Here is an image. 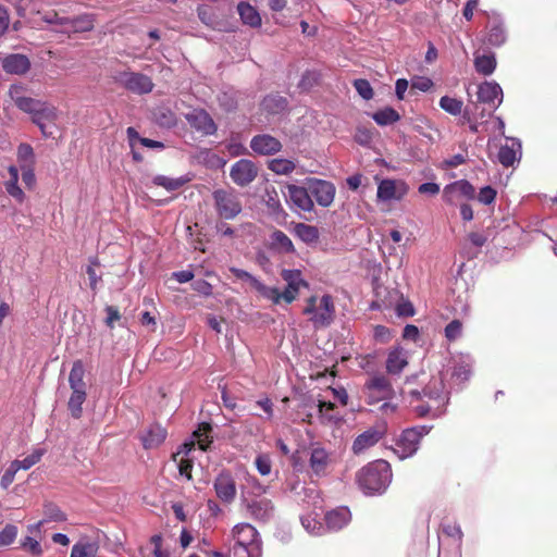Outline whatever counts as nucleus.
Wrapping results in <instances>:
<instances>
[{
	"instance_id": "nucleus-58",
	"label": "nucleus",
	"mask_w": 557,
	"mask_h": 557,
	"mask_svg": "<svg viewBox=\"0 0 557 557\" xmlns=\"http://www.w3.org/2000/svg\"><path fill=\"white\" fill-rule=\"evenodd\" d=\"M22 181L27 187H33L35 184V174L32 165L29 164H22Z\"/></svg>"
},
{
	"instance_id": "nucleus-20",
	"label": "nucleus",
	"mask_w": 557,
	"mask_h": 557,
	"mask_svg": "<svg viewBox=\"0 0 557 557\" xmlns=\"http://www.w3.org/2000/svg\"><path fill=\"white\" fill-rule=\"evenodd\" d=\"M23 90L24 88L22 86L13 85L10 87L9 95L20 110L32 114L34 117L42 101L25 97Z\"/></svg>"
},
{
	"instance_id": "nucleus-50",
	"label": "nucleus",
	"mask_w": 557,
	"mask_h": 557,
	"mask_svg": "<svg viewBox=\"0 0 557 557\" xmlns=\"http://www.w3.org/2000/svg\"><path fill=\"white\" fill-rule=\"evenodd\" d=\"M17 156H18V160L22 162V164L33 165L34 152H33V148L29 145L22 144L18 147Z\"/></svg>"
},
{
	"instance_id": "nucleus-32",
	"label": "nucleus",
	"mask_w": 557,
	"mask_h": 557,
	"mask_svg": "<svg viewBox=\"0 0 557 557\" xmlns=\"http://www.w3.org/2000/svg\"><path fill=\"white\" fill-rule=\"evenodd\" d=\"M237 11L244 24L249 25L251 27H259L261 25L260 14L249 3L240 2L237 7Z\"/></svg>"
},
{
	"instance_id": "nucleus-2",
	"label": "nucleus",
	"mask_w": 557,
	"mask_h": 557,
	"mask_svg": "<svg viewBox=\"0 0 557 557\" xmlns=\"http://www.w3.org/2000/svg\"><path fill=\"white\" fill-rule=\"evenodd\" d=\"M476 102L469 112L475 121L491 116L503 102V90L496 82H484L478 86Z\"/></svg>"
},
{
	"instance_id": "nucleus-4",
	"label": "nucleus",
	"mask_w": 557,
	"mask_h": 557,
	"mask_svg": "<svg viewBox=\"0 0 557 557\" xmlns=\"http://www.w3.org/2000/svg\"><path fill=\"white\" fill-rule=\"evenodd\" d=\"M235 557H261V541L257 530L249 523H238L233 528Z\"/></svg>"
},
{
	"instance_id": "nucleus-31",
	"label": "nucleus",
	"mask_w": 557,
	"mask_h": 557,
	"mask_svg": "<svg viewBox=\"0 0 557 557\" xmlns=\"http://www.w3.org/2000/svg\"><path fill=\"white\" fill-rule=\"evenodd\" d=\"M330 463V456L324 448H313L310 456V467L315 474L325 472Z\"/></svg>"
},
{
	"instance_id": "nucleus-6",
	"label": "nucleus",
	"mask_w": 557,
	"mask_h": 557,
	"mask_svg": "<svg viewBox=\"0 0 557 557\" xmlns=\"http://www.w3.org/2000/svg\"><path fill=\"white\" fill-rule=\"evenodd\" d=\"M42 21L54 25V30L62 34H75L89 32L94 28V17L90 14L79 15L75 18L60 16L57 12L50 11L42 15Z\"/></svg>"
},
{
	"instance_id": "nucleus-41",
	"label": "nucleus",
	"mask_w": 557,
	"mask_h": 557,
	"mask_svg": "<svg viewBox=\"0 0 557 557\" xmlns=\"http://www.w3.org/2000/svg\"><path fill=\"white\" fill-rule=\"evenodd\" d=\"M44 453H45L44 449L37 448V449L33 450V453L30 455L26 456L23 460H14V461H12V463L17 469V471L28 470L29 468L35 466L37 462H39V460L44 456Z\"/></svg>"
},
{
	"instance_id": "nucleus-15",
	"label": "nucleus",
	"mask_w": 557,
	"mask_h": 557,
	"mask_svg": "<svg viewBox=\"0 0 557 557\" xmlns=\"http://www.w3.org/2000/svg\"><path fill=\"white\" fill-rule=\"evenodd\" d=\"M286 201L290 203L292 207L302 210L305 212H310L313 210L314 203L311 199V194L307 187L297 186L294 184H288L286 186V191L284 193Z\"/></svg>"
},
{
	"instance_id": "nucleus-52",
	"label": "nucleus",
	"mask_w": 557,
	"mask_h": 557,
	"mask_svg": "<svg viewBox=\"0 0 557 557\" xmlns=\"http://www.w3.org/2000/svg\"><path fill=\"white\" fill-rule=\"evenodd\" d=\"M442 388H443L442 383L435 382L433 388H431L429 386L423 391V393L425 396H428L430 398V400L437 403V406H440L441 401L444 399L442 397Z\"/></svg>"
},
{
	"instance_id": "nucleus-35",
	"label": "nucleus",
	"mask_w": 557,
	"mask_h": 557,
	"mask_svg": "<svg viewBox=\"0 0 557 557\" xmlns=\"http://www.w3.org/2000/svg\"><path fill=\"white\" fill-rule=\"evenodd\" d=\"M294 231L296 236L306 244H314L319 239V230L313 225L297 223Z\"/></svg>"
},
{
	"instance_id": "nucleus-37",
	"label": "nucleus",
	"mask_w": 557,
	"mask_h": 557,
	"mask_svg": "<svg viewBox=\"0 0 557 557\" xmlns=\"http://www.w3.org/2000/svg\"><path fill=\"white\" fill-rule=\"evenodd\" d=\"M474 66L478 73L491 75L496 67V59L494 54L476 55L474 59Z\"/></svg>"
},
{
	"instance_id": "nucleus-60",
	"label": "nucleus",
	"mask_w": 557,
	"mask_h": 557,
	"mask_svg": "<svg viewBox=\"0 0 557 557\" xmlns=\"http://www.w3.org/2000/svg\"><path fill=\"white\" fill-rule=\"evenodd\" d=\"M106 312H107L106 324L110 329H113L114 323L121 319V314H120L119 310L113 306H107Z\"/></svg>"
},
{
	"instance_id": "nucleus-56",
	"label": "nucleus",
	"mask_w": 557,
	"mask_h": 557,
	"mask_svg": "<svg viewBox=\"0 0 557 557\" xmlns=\"http://www.w3.org/2000/svg\"><path fill=\"white\" fill-rule=\"evenodd\" d=\"M16 472L17 469L11 462L5 472L3 473V475L1 476L0 485L3 488H8L13 483Z\"/></svg>"
},
{
	"instance_id": "nucleus-3",
	"label": "nucleus",
	"mask_w": 557,
	"mask_h": 557,
	"mask_svg": "<svg viewBox=\"0 0 557 557\" xmlns=\"http://www.w3.org/2000/svg\"><path fill=\"white\" fill-rule=\"evenodd\" d=\"M304 314L315 329H323L331 325L335 318V305L332 296H311L304 308Z\"/></svg>"
},
{
	"instance_id": "nucleus-55",
	"label": "nucleus",
	"mask_w": 557,
	"mask_h": 557,
	"mask_svg": "<svg viewBox=\"0 0 557 557\" xmlns=\"http://www.w3.org/2000/svg\"><path fill=\"white\" fill-rule=\"evenodd\" d=\"M230 271L240 281H244L249 284V286L252 288L255 283L257 282V277L250 274L249 272L237 269V268H231Z\"/></svg>"
},
{
	"instance_id": "nucleus-39",
	"label": "nucleus",
	"mask_w": 557,
	"mask_h": 557,
	"mask_svg": "<svg viewBox=\"0 0 557 557\" xmlns=\"http://www.w3.org/2000/svg\"><path fill=\"white\" fill-rule=\"evenodd\" d=\"M98 546L90 542H77L73 545L70 557H95Z\"/></svg>"
},
{
	"instance_id": "nucleus-34",
	"label": "nucleus",
	"mask_w": 557,
	"mask_h": 557,
	"mask_svg": "<svg viewBox=\"0 0 557 557\" xmlns=\"http://www.w3.org/2000/svg\"><path fill=\"white\" fill-rule=\"evenodd\" d=\"M9 180L5 182V189L8 194L16 199L18 202H23L25 198L24 191L17 186L18 181V170L16 166L11 165L8 169Z\"/></svg>"
},
{
	"instance_id": "nucleus-48",
	"label": "nucleus",
	"mask_w": 557,
	"mask_h": 557,
	"mask_svg": "<svg viewBox=\"0 0 557 557\" xmlns=\"http://www.w3.org/2000/svg\"><path fill=\"white\" fill-rule=\"evenodd\" d=\"M354 87L363 99L370 100L373 97V89L367 79H355Z\"/></svg>"
},
{
	"instance_id": "nucleus-22",
	"label": "nucleus",
	"mask_w": 557,
	"mask_h": 557,
	"mask_svg": "<svg viewBox=\"0 0 557 557\" xmlns=\"http://www.w3.org/2000/svg\"><path fill=\"white\" fill-rule=\"evenodd\" d=\"M188 123L205 135L213 134L216 126L211 116L203 110H194L186 115Z\"/></svg>"
},
{
	"instance_id": "nucleus-49",
	"label": "nucleus",
	"mask_w": 557,
	"mask_h": 557,
	"mask_svg": "<svg viewBox=\"0 0 557 557\" xmlns=\"http://www.w3.org/2000/svg\"><path fill=\"white\" fill-rule=\"evenodd\" d=\"M21 546L23 549L27 550L34 556H41L44 553L41 544L30 536L24 537V540L21 543Z\"/></svg>"
},
{
	"instance_id": "nucleus-43",
	"label": "nucleus",
	"mask_w": 557,
	"mask_h": 557,
	"mask_svg": "<svg viewBox=\"0 0 557 557\" xmlns=\"http://www.w3.org/2000/svg\"><path fill=\"white\" fill-rule=\"evenodd\" d=\"M487 40L488 44L493 46H500L505 42L506 33L500 23L495 22L494 24L491 25L488 29Z\"/></svg>"
},
{
	"instance_id": "nucleus-42",
	"label": "nucleus",
	"mask_w": 557,
	"mask_h": 557,
	"mask_svg": "<svg viewBox=\"0 0 557 557\" xmlns=\"http://www.w3.org/2000/svg\"><path fill=\"white\" fill-rule=\"evenodd\" d=\"M286 106V99L281 96H268L262 101V107L271 113H278L285 110Z\"/></svg>"
},
{
	"instance_id": "nucleus-23",
	"label": "nucleus",
	"mask_w": 557,
	"mask_h": 557,
	"mask_svg": "<svg viewBox=\"0 0 557 557\" xmlns=\"http://www.w3.org/2000/svg\"><path fill=\"white\" fill-rule=\"evenodd\" d=\"M2 67L9 74L22 75L29 70L30 62L26 55L15 53L2 60Z\"/></svg>"
},
{
	"instance_id": "nucleus-1",
	"label": "nucleus",
	"mask_w": 557,
	"mask_h": 557,
	"mask_svg": "<svg viewBox=\"0 0 557 557\" xmlns=\"http://www.w3.org/2000/svg\"><path fill=\"white\" fill-rule=\"evenodd\" d=\"M392 481L391 466L385 460H376L363 467L357 474L359 487L366 494L384 492Z\"/></svg>"
},
{
	"instance_id": "nucleus-7",
	"label": "nucleus",
	"mask_w": 557,
	"mask_h": 557,
	"mask_svg": "<svg viewBox=\"0 0 557 557\" xmlns=\"http://www.w3.org/2000/svg\"><path fill=\"white\" fill-rule=\"evenodd\" d=\"M213 198L218 213L224 219H233L242 211V203L234 191L215 190Z\"/></svg>"
},
{
	"instance_id": "nucleus-11",
	"label": "nucleus",
	"mask_w": 557,
	"mask_h": 557,
	"mask_svg": "<svg viewBox=\"0 0 557 557\" xmlns=\"http://www.w3.org/2000/svg\"><path fill=\"white\" fill-rule=\"evenodd\" d=\"M281 276L286 282V287L282 292L283 301L292 304L297 299L300 289L307 287L308 284L299 270L284 269L281 272Z\"/></svg>"
},
{
	"instance_id": "nucleus-53",
	"label": "nucleus",
	"mask_w": 557,
	"mask_h": 557,
	"mask_svg": "<svg viewBox=\"0 0 557 557\" xmlns=\"http://www.w3.org/2000/svg\"><path fill=\"white\" fill-rule=\"evenodd\" d=\"M443 532L454 539L458 544L461 542L462 539V531L460 527L456 523H447L443 525Z\"/></svg>"
},
{
	"instance_id": "nucleus-63",
	"label": "nucleus",
	"mask_w": 557,
	"mask_h": 557,
	"mask_svg": "<svg viewBox=\"0 0 557 557\" xmlns=\"http://www.w3.org/2000/svg\"><path fill=\"white\" fill-rule=\"evenodd\" d=\"M210 428L207 425L202 432V430H198L194 433V436L196 437L197 440V444L199 446V448L201 450H207L208 447H209V444H210V441L208 440V435L206 434V432L209 430Z\"/></svg>"
},
{
	"instance_id": "nucleus-17",
	"label": "nucleus",
	"mask_w": 557,
	"mask_h": 557,
	"mask_svg": "<svg viewBox=\"0 0 557 557\" xmlns=\"http://www.w3.org/2000/svg\"><path fill=\"white\" fill-rule=\"evenodd\" d=\"M308 494L313 499L314 509H319L320 512H314L313 515H306L301 517V524L306 529L309 534L312 535H321L324 532V525L318 520V517L322 513V503L323 500L318 494V491L314 488H309Z\"/></svg>"
},
{
	"instance_id": "nucleus-9",
	"label": "nucleus",
	"mask_w": 557,
	"mask_h": 557,
	"mask_svg": "<svg viewBox=\"0 0 557 557\" xmlns=\"http://www.w3.org/2000/svg\"><path fill=\"white\" fill-rule=\"evenodd\" d=\"M386 430L387 425L384 421L369 428L356 437L352 443V451L359 455L374 446L384 436Z\"/></svg>"
},
{
	"instance_id": "nucleus-5",
	"label": "nucleus",
	"mask_w": 557,
	"mask_h": 557,
	"mask_svg": "<svg viewBox=\"0 0 557 557\" xmlns=\"http://www.w3.org/2000/svg\"><path fill=\"white\" fill-rule=\"evenodd\" d=\"M85 369L81 360L73 363L69 375V384L72 389L67 407L72 417L78 419L82 416V405L86 400V383L84 381Z\"/></svg>"
},
{
	"instance_id": "nucleus-25",
	"label": "nucleus",
	"mask_w": 557,
	"mask_h": 557,
	"mask_svg": "<svg viewBox=\"0 0 557 557\" xmlns=\"http://www.w3.org/2000/svg\"><path fill=\"white\" fill-rule=\"evenodd\" d=\"M269 248L282 255L295 252L292 239L280 230H275L271 233L269 237Z\"/></svg>"
},
{
	"instance_id": "nucleus-12",
	"label": "nucleus",
	"mask_w": 557,
	"mask_h": 557,
	"mask_svg": "<svg viewBox=\"0 0 557 557\" xmlns=\"http://www.w3.org/2000/svg\"><path fill=\"white\" fill-rule=\"evenodd\" d=\"M422 436L423 431L417 428L405 430L396 442L395 453L400 459L411 457L418 450Z\"/></svg>"
},
{
	"instance_id": "nucleus-44",
	"label": "nucleus",
	"mask_w": 557,
	"mask_h": 557,
	"mask_svg": "<svg viewBox=\"0 0 557 557\" xmlns=\"http://www.w3.org/2000/svg\"><path fill=\"white\" fill-rule=\"evenodd\" d=\"M440 107L451 115H458L462 111L463 102L456 98L444 96L440 100Z\"/></svg>"
},
{
	"instance_id": "nucleus-36",
	"label": "nucleus",
	"mask_w": 557,
	"mask_h": 557,
	"mask_svg": "<svg viewBox=\"0 0 557 557\" xmlns=\"http://www.w3.org/2000/svg\"><path fill=\"white\" fill-rule=\"evenodd\" d=\"M268 168L277 175H288L296 169V163L290 159L275 158L269 161Z\"/></svg>"
},
{
	"instance_id": "nucleus-38",
	"label": "nucleus",
	"mask_w": 557,
	"mask_h": 557,
	"mask_svg": "<svg viewBox=\"0 0 557 557\" xmlns=\"http://www.w3.org/2000/svg\"><path fill=\"white\" fill-rule=\"evenodd\" d=\"M153 184L165 188L168 191H174L181 188L187 180L183 177L172 178L165 175H157L152 180Z\"/></svg>"
},
{
	"instance_id": "nucleus-57",
	"label": "nucleus",
	"mask_w": 557,
	"mask_h": 557,
	"mask_svg": "<svg viewBox=\"0 0 557 557\" xmlns=\"http://www.w3.org/2000/svg\"><path fill=\"white\" fill-rule=\"evenodd\" d=\"M471 374V367L469 363L462 362L457 364L454 370V376L461 382L467 381Z\"/></svg>"
},
{
	"instance_id": "nucleus-21",
	"label": "nucleus",
	"mask_w": 557,
	"mask_h": 557,
	"mask_svg": "<svg viewBox=\"0 0 557 557\" xmlns=\"http://www.w3.org/2000/svg\"><path fill=\"white\" fill-rule=\"evenodd\" d=\"M251 149L262 156L274 154L282 149V144L275 137L262 134L255 136L250 141Z\"/></svg>"
},
{
	"instance_id": "nucleus-8",
	"label": "nucleus",
	"mask_w": 557,
	"mask_h": 557,
	"mask_svg": "<svg viewBox=\"0 0 557 557\" xmlns=\"http://www.w3.org/2000/svg\"><path fill=\"white\" fill-rule=\"evenodd\" d=\"M409 191L408 184L403 180L384 178L379 182L376 197L379 201H399Z\"/></svg>"
},
{
	"instance_id": "nucleus-28",
	"label": "nucleus",
	"mask_w": 557,
	"mask_h": 557,
	"mask_svg": "<svg viewBox=\"0 0 557 557\" xmlns=\"http://www.w3.org/2000/svg\"><path fill=\"white\" fill-rule=\"evenodd\" d=\"M408 364L406 351L400 347L393 348L386 359V371L389 374H399Z\"/></svg>"
},
{
	"instance_id": "nucleus-51",
	"label": "nucleus",
	"mask_w": 557,
	"mask_h": 557,
	"mask_svg": "<svg viewBox=\"0 0 557 557\" xmlns=\"http://www.w3.org/2000/svg\"><path fill=\"white\" fill-rule=\"evenodd\" d=\"M462 332V324L458 320L451 321L447 326L445 327V336L449 341L457 339Z\"/></svg>"
},
{
	"instance_id": "nucleus-29",
	"label": "nucleus",
	"mask_w": 557,
	"mask_h": 557,
	"mask_svg": "<svg viewBox=\"0 0 557 557\" xmlns=\"http://www.w3.org/2000/svg\"><path fill=\"white\" fill-rule=\"evenodd\" d=\"M247 507L250 515L258 520L265 521L273 515V505L267 498L252 500Z\"/></svg>"
},
{
	"instance_id": "nucleus-40",
	"label": "nucleus",
	"mask_w": 557,
	"mask_h": 557,
	"mask_svg": "<svg viewBox=\"0 0 557 557\" xmlns=\"http://www.w3.org/2000/svg\"><path fill=\"white\" fill-rule=\"evenodd\" d=\"M399 114L393 108H384L375 113H373L372 119L382 126L393 124L399 120Z\"/></svg>"
},
{
	"instance_id": "nucleus-27",
	"label": "nucleus",
	"mask_w": 557,
	"mask_h": 557,
	"mask_svg": "<svg viewBox=\"0 0 557 557\" xmlns=\"http://www.w3.org/2000/svg\"><path fill=\"white\" fill-rule=\"evenodd\" d=\"M511 145H504L498 152V161L504 166H511L521 156V144L515 138H508Z\"/></svg>"
},
{
	"instance_id": "nucleus-18",
	"label": "nucleus",
	"mask_w": 557,
	"mask_h": 557,
	"mask_svg": "<svg viewBox=\"0 0 557 557\" xmlns=\"http://www.w3.org/2000/svg\"><path fill=\"white\" fill-rule=\"evenodd\" d=\"M366 394L369 404H376L389 398L393 394V388L386 377L375 376L367 383Z\"/></svg>"
},
{
	"instance_id": "nucleus-45",
	"label": "nucleus",
	"mask_w": 557,
	"mask_h": 557,
	"mask_svg": "<svg viewBox=\"0 0 557 557\" xmlns=\"http://www.w3.org/2000/svg\"><path fill=\"white\" fill-rule=\"evenodd\" d=\"M45 522L55 521L61 522L66 520L65 513L54 504L46 503L44 505Z\"/></svg>"
},
{
	"instance_id": "nucleus-47",
	"label": "nucleus",
	"mask_w": 557,
	"mask_h": 557,
	"mask_svg": "<svg viewBox=\"0 0 557 557\" xmlns=\"http://www.w3.org/2000/svg\"><path fill=\"white\" fill-rule=\"evenodd\" d=\"M255 466L261 475H269L272 470V461L269 455L261 454L255 459Z\"/></svg>"
},
{
	"instance_id": "nucleus-59",
	"label": "nucleus",
	"mask_w": 557,
	"mask_h": 557,
	"mask_svg": "<svg viewBox=\"0 0 557 557\" xmlns=\"http://www.w3.org/2000/svg\"><path fill=\"white\" fill-rule=\"evenodd\" d=\"M151 544L154 546L153 548V556L154 557H169V552L165 549H162V536L159 534H156L150 540Z\"/></svg>"
},
{
	"instance_id": "nucleus-46",
	"label": "nucleus",
	"mask_w": 557,
	"mask_h": 557,
	"mask_svg": "<svg viewBox=\"0 0 557 557\" xmlns=\"http://www.w3.org/2000/svg\"><path fill=\"white\" fill-rule=\"evenodd\" d=\"M18 534L17 527L11 523H8L0 531V547L9 546L14 543L16 536Z\"/></svg>"
},
{
	"instance_id": "nucleus-26",
	"label": "nucleus",
	"mask_w": 557,
	"mask_h": 557,
	"mask_svg": "<svg viewBox=\"0 0 557 557\" xmlns=\"http://www.w3.org/2000/svg\"><path fill=\"white\" fill-rule=\"evenodd\" d=\"M351 515L348 508L339 507L325 515L326 529L330 531H338L348 524Z\"/></svg>"
},
{
	"instance_id": "nucleus-30",
	"label": "nucleus",
	"mask_w": 557,
	"mask_h": 557,
	"mask_svg": "<svg viewBox=\"0 0 557 557\" xmlns=\"http://www.w3.org/2000/svg\"><path fill=\"white\" fill-rule=\"evenodd\" d=\"M166 437V431L160 425H151L141 436L143 445L146 449L156 448L163 443Z\"/></svg>"
},
{
	"instance_id": "nucleus-13",
	"label": "nucleus",
	"mask_w": 557,
	"mask_h": 557,
	"mask_svg": "<svg viewBox=\"0 0 557 557\" xmlns=\"http://www.w3.org/2000/svg\"><path fill=\"white\" fill-rule=\"evenodd\" d=\"M306 184L319 206L330 207L333 203L336 189L331 182L319 178H308Z\"/></svg>"
},
{
	"instance_id": "nucleus-24",
	"label": "nucleus",
	"mask_w": 557,
	"mask_h": 557,
	"mask_svg": "<svg viewBox=\"0 0 557 557\" xmlns=\"http://www.w3.org/2000/svg\"><path fill=\"white\" fill-rule=\"evenodd\" d=\"M57 117H58L57 109L47 102H42L40 104L39 110L33 117V121L40 127L44 135H51L52 132H49L47 129V127H48L49 123H54Z\"/></svg>"
},
{
	"instance_id": "nucleus-62",
	"label": "nucleus",
	"mask_w": 557,
	"mask_h": 557,
	"mask_svg": "<svg viewBox=\"0 0 557 557\" xmlns=\"http://www.w3.org/2000/svg\"><path fill=\"white\" fill-rule=\"evenodd\" d=\"M193 289L205 296H210L212 294V285L205 280L195 281L193 283Z\"/></svg>"
},
{
	"instance_id": "nucleus-61",
	"label": "nucleus",
	"mask_w": 557,
	"mask_h": 557,
	"mask_svg": "<svg viewBox=\"0 0 557 557\" xmlns=\"http://www.w3.org/2000/svg\"><path fill=\"white\" fill-rule=\"evenodd\" d=\"M256 405L262 409L264 412V417H262L265 420H271L273 417V403L269 398H262L259 399Z\"/></svg>"
},
{
	"instance_id": "nucleus-33",
	"label": "nucleus",
	"mask_w": 557,
	"mask_h": 557,
	"mask_svg": "<svg viewBox=\"0 0 557 557\" xmlns=\"http://www.w3.org/2000/svg\"><path fill=\"white\" fill-rule=\"evenodd\" d=\"M252 288L258 293V295L274 305H278L283 300L282 292L274 286H267L259 278L252 286Z\"/></svg>"
},
{
	"instance_id": "nucleus-16",
	"label": "nucleus",
	"mask_w": 557,
	"mask_h": 557,
	"mask_svg": "<svg viewBox=\"0 0 557 557\" xmlns=\"http://www.w3.org/2000/svg\"><path fill=\"white\" fill-rule=\"evenodd\" d=\"M257 174L258 169L256 164L247 159L235 162L230 171L232 181L242 187L249 185L257 177Z\"/></svg>"
},
{
	"instance_id": "nucleus-19",
	"label": "nucleus",
	"mask_w": 557,
	"mask_h": 557,
	"mask_svg": "<svg viewBox=\"0 0 557 557\" xmlns=\"http://www.w3.org/2000/svg\"><path fill=\"white\" fill-rule=\"evenodd\" d=\"M473 199L475 197L474 187L466 180L456 181L445 186L443 190V199L454 205L460 198Z\"/></svg>"
},
{
	"instance_id": "nucleus-54",
	"label": "nucleus",
	"mask_w": 557,
	"mask_h": 557,
	"mask_svg": "<svg viewBox=\"0 0 557 557\" xmlns=\"http://www.w3.org/2000/svg\"><path fill=\"white\" fill-rule=\"evenodd\" d=\"M496 198V190L491 186L481 188L478 199L484 205H491Z\"/></svg>"
},
{
	"instance_id": "nucleus-14",
	"label": "nucleus",
	"mask_w": 557,
	"mask_h": 557,
	"mask_svg": "<svg viewBox=\"0 0 557 557\" xmlns=\"http://www.w3.org/2000/svg\"><path fill=\"white\" fill-rule=\"evenodd\" d=\"M115 81L136 94H147L153 88L151 79L140 73L122 72L115 77Z\"/></svg>"
},
{
	"instance_id": "nucleus-10",
	"label": "nucleus",
	"mask_w": 557,
	"mask_h": 557,
	"mask_svg": "<svg viewBox=\"0 0 557 557\" xmlns=\"http://www.w3.org/2000/svg\"><path fill=\"white\" fill-rule=\"evenodd\" d=\"M213 488L216 497L224 504H232L236 498V482L230 471H222L215 476Z\"/></svg>"
},
{
	"instance_id": "nucleus-64",
	"label": "nucleus",
	"mask_w": 557,
	"mask_h": 557,
	"mask_svg": "<svg viewBox=\"0 0 557 557\" xmlns=\"http://www.w3.org/2000/svg\"><path fill=\"white\" fill-rule=\"evenodd\" d=\"M433 83L426 77H417L411 82V87L421 91H428L432 87Z\"/></svg>"
}]
</instances>
